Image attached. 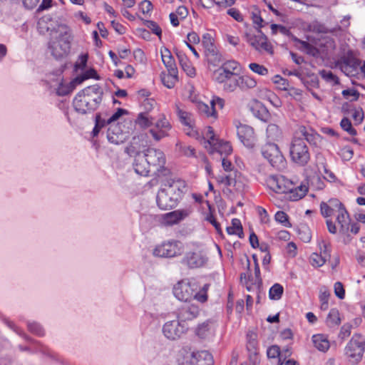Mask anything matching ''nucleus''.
<instances>
[{
    "label": "nucleus",
    "instance_id": "nucleus-1",
    "mask_svg": "<svg viewBox=\"0 0 365 365\" xmlns=\"http://www.w3.org/2000/svg\"><path fill=\"white\" fill-rule=\"evenodd\" d=\"M103 88L98 84L88 86L79 91L73 101L75 110L80 114H88L100 106L103 96Z\"/></svg>",
    "mask_w": 365,
    "mask_h": 365
},
{
    "label": "nucleus",
    "instance_id": "nucleus-2",
    "mask_svg": "<svg viewBox=\"0 0 365 365\" xmlns=\"http://www.w3.org/2000/svg\"><path fill=\"white\" fill-rule=\"evenodd\" d=\"M268 187L277 193H288L290 200L297 201L304 197L308 192V187L300 185L295 187L292 181L283 175H272L267 178Z\"/></svg>",
    "mask_w": 365,
    "mask_h": 365
},
{
    "label": "nucleus",
    "instance_id": "nucleus-3",
    "mask_svg": "<svg viewBox=\"0 0 365 365\" xmlns=\"http://www.w3.org/2000/svg\"><path fill=\"white\" fill-rule=\"evenodd\" d=\"M180 180L167 179L163 183L164 187L159 190L156 202L161 210H170L175 207L181 199L182 190Z\"/></svg>",
    "mask_w": 365,
    "mask_h": 365
},
{
    "label": "nucleus",
    "instance_id": "nucleus-4",
    "mask_svg": "<svg viewBox=\"0 0 365 365\" xmlns=\"http://www.w3.org/2000/svg\"><path fill=\"white\" fill-rule=\"evenodd\" d=\"M55 37H51L48 42V49L51 54L56 59L66 56L70 51L71 36L68 29L63 30L57 34Z\"/></svg>",
    "mask_w": 365,
    "mask_h": 365
},
{
    "label": "nucleus",
    "instance_id": "nucleus-5",
    "mask_svg": "<svg viewBox=\"0 0 365 365\" xmlns=\"http://www.w3.org/2000/svg\"><path fill=\"white\" fill-rule=\"evenodd\" d=\"M289 155L292 160L300 166H305L310 160L309 148L304 139L294 137L289 145Z\"/></svg>",
    "mask_w": 365,
    "mask_h": 365
},
{
    "label": "nucleus",
    "instance_id": "nucleus-6",
    "mask_svg": "<svg viewBox=\"0 0 365 365\" xmlns=\"http://www.w3.org/2000/svg\"><path fill=\"white\" fill-rule=\"evenodd\" d=\"M151 168L155 169L158 177L168 176L170 171L165 168V156L163 151L159 149L148 148L143 153Z\"/></svg>",
    "mask_w": 365,
    "mask_h": 365
},
{
    "label": "nucleus",
    "instance_id": "nucleus-7",
    "mask_svg": "<svg viewBox=\"0 0 365 365\" xmlns=\"http://www.w3.org/2000/svg\"><path fill=\"white\" fill-rule=\"evenodd\" d=\"M262 154L269 164L277 170L285 168L286 160L277 145L267 143L262 148Z\"/></svg>",
    "mask_w": 365,
    "mask_h": 365
},
{
    "label": "nucleus",
    "instance_id": "nucleus-8",
    "mask_svg": "<svg viewBox=\"0 0 365 365\" xmlns=\"http://www.w3.org/2000/svg\"><path fill=\"white\" fill-rule=\"evenodd\" d=\"M365 351V340L361 334H355L345 347V355L354 361L361 359Z\"/></svg>",
    "mask_w": 365,
    "mask_h": 365
},
{
    "label": "nucleus",
    "instance_id": "nucleus-9",
    "mask_svg": "<svg viewBox=\"0 0 365 365\" xmlns=\"http://www.w3.org/2000/svg\"><path fill=\"white\" fill-rule=\"evenodd\" d=\"M67 29L65 24L59 23L49 15L43 16L37 22V29L42 35L48 34L53 36V34L61 33Z\"/></svg>",
    "mask_w": 365,
    "mask_h": 365
},
{
    "label": "nucleus",
    "instance_id": "nucleus-10",
    "mask_svg": "<svg viewBox=\"0 0 365 365\" xmlns=\"http://www.w3.org/2000/svg\"><path fill=\"white\" fill-rule=\"evenodd\" d=\"M359 66L360 61L354 56L352 51H348L336 62V66L348 76H355Z\"/></svg>",
    "mask_w": 365,
    "mask_h": 365
},
{
    "label": "nucleus",
    "instance_id": "nucleus-11",
    "mask_svg": "<svg viewBox=\"0 0 365 365\" xmlns=\"http://www.w3.org/2000/svg\"><path fill=\"white\" fill-rule=\"evenodd\" d=\"M206 136L207 140L205 141V143L210 145V153L216 151L221 155L225 154L226 155H230L232 153V148L230 143L216 138L212 127L209 126L207 128Z\"/></svg>",
    "mask_w": 365,
    "mask_h": 365
},
{
    "label": "nucleus",
    "instance_id": "nucleus-12",
    "mask_svg": "<svg viewBox=\"0 0 365 365\" xmlns=\"http://www.w3.org/2000/svg\"><path fill=\"white\" fill-rule=\"evenodd\" d=\"M257 32V35L246 33L245 35L246 41L257 51H264L269 53H272V46L268 42L266 35L262 33L261 29H258Z\"/></svg>",
    "mask_w": 365,
    "mask_h": 365
},
{
    "label": "nucleus",
    "instance_id": "nucleus-13",
    "mask_svg": "<svg viewBox=\"0 0 365 365\" xmlns=\"http://www.w3.org/2000/svg\"><path fill=\"white\" fill-rule=\"evenodd\" d=\"M196 289L197 286L195 283L180 281L173 287V292L178 299L188 302L192 299Z\"/></svg>",
    "mask_w": 365,
    "mask_h": 365
},
{
    "label": "nucleus",
    "instance_id": "nucleus-14",
    "mask_svg": "<svg viewBox=\"0 0 365 365\" xmlns=\"http://www.w3.org/2000/svg\"><path fill=\"white\" fill-rule=\"evenodd\" d=\"M182 243L179 241H168L157 246L153 250L155 256L173 257L182 253Z\"/></svg>",
    "mask_w": 365,
    "mask_h": 365
},
{
    "label": "nucleus",
    "instance_id": "nucleus-15",
    "mask_svg": "<svg viewBox=\"0 0 365 365\" xmlns=\"http://www.w3.org/2000/svg\"><path fill=\"white\" fill-rule=\"evenodd\" d=\"M200 313L198 305L190 301L181 304L176 310L177 317L181 322H186L196 319Z\"/></svg>",
    "mask_w": 365,
    "mask_h": 365
},
{
    "label": "nucleus",
    "instance_id": "nucleus-16",
    "mask_svg": "<svg viewBox=\"0 0 365 365\" xmlns=\"http://www.w3.org/2000/svg\"><path fill=\"white\" fill-rule=\"evenodd\" d=\"M187 327L181 324V322L173 320L166 322L163 327V332L165 337L171 340L180 338L187 330Z\"/></svg>",
    "mask_w": 365,
    "mask_h": 365
},
{
    "label": "nucleus",
    "instance_id": "nucleus-17",
    "mask_svg": "<svg viewBox=\"0 0 365 365\" xmlns=\"http://www.w3.org/2000/svg\"><path fill=\"white\" fill-rule=\"evenodd\" d=\"M237 136L245 146L252 148L255 145L256 138L254 129L247 125L240 124L237 127Z\"/></svg>",
    "mask_w": 365,
    "mask_h": 365
},
{
    "label": "nucleus",
    "instance_id": "nucleus-18",
    "mask_svg": "<svg viewBox=\"0 0 365 365\" xmlns=\"http://www.w3.org/2000/svg\"><path fill=\"white\" fill-rule=\"evenodd\" d=\"M207 262V257L201 252H189L182 259L181 263L188 268L194 269L202 267Z\"/></svg>",
    "mask_w": 365,
    "mask_h": 365
},
{
    "label": "nucleus",
    "instance_id": "nucleus-19",
    "mask_svg": "<svg viewBox=\"0 0 365 365\" xmlns=\"http://www.w3.org/2000/svg\"><path fill=\"white\" fill-rule=\"evenodd\" d=\"M144 136L143 135L134 136L129 145L125 147V153L130 157H135L137 155H143L145 150V145L143 143Z\"/></svg>",
    "mask_w": 365,
    "mask_h": 365
},
{
    "label": "nucleus",
    "instance_id": "nucleus-20",
    "mask_svg": "<svg viewBox=\"0 0 365 365\" xmlns=\"http://www.w3.org/2000/svg\"><path fill=\"white\" fill-rule=\"evenodd\" d=\"M294 137L302 138L306 143L308 142L310 145H317L318 141L320 140V135L315 133L311 128H307L304 125H300L297 130L295 132Z\"/></svg>",
    "mask_w": 365,
    "mask_h": 365
},
{
    "label": "nucleus",
    "instance_id": "nucleus-21",
    "mask_svg": "<svg viewBox=\"0 0 365 365\" xmlns=\"http://www.w3.org/2000/svg\"><path fill=\"white\" fill-rule=\"evenodd\" d=\"M128 138L127 133L123 132L119 126H110L107 131L108 140L113 144L123 143Z\"/></svg>",
    "mask_w": 365,
    "mask_h": 365
},
{
    "label": "nucleus",
    "instance_id": "nucleus-22",
    "mask_svg": "<svg viewBox=\"0 0 365 365\" xmlns=\"http://www.w3.org/2000/svg\"><path fill=\"white\" fill-rule=\"evenodd\" d=\"M133 166L135 172L137 174L143 176H147L150 172L151 169V167L148 164V162L146 160V157H145L144 154L137 155L134 158Z\"/></svg>",
    "mask_w": 365,
    "mask_h": 365
},
{
    "label": "nucleus",
    "instance_id": "nucleus-23",
    "mask_svg": "<svg viewBox=\"0 0 365 365\" xmlns=\"http://www.w3.org/2000/svg\"><path fill=\"white\" fill-rule=\"evenodd\" d=\"M190 212L191 210L190 209L177 210L168 212L164 215L165 222L169 225L177 224L187 217Z\"/></svg>",
    "mask_w": 365,
    "mask_h": 365
},
{
    "label": "nucleus",
    "instance_id": "nucleus-24",
    "mask_svg": "<svg viewBox=\"0 0 365 365\" xmlns=\"http://www.w3.org/2000/svg\"><path fill=\"white\" fill-rule=\"evenodd\" d=\"M252 113L259 120L266 122L269 118L267 108L259 101H254L250 106Z\"/></svg>",
    "mask_w": 365,
    "mask_h": 365
},
{
    "label": "nucleus",
    "instance_id": "nucleus-25",
    "mask_svg": "<svg viewBox=\"0 0 365 365\" xmlns=\"http://www.w3.org/2000/svg\"><path fill=\"white\" fill-rule=\"evenodd\" d=\"M337 212L339 213L336 217V221L340 225L339 232L343 235H348L351 223L349 214L345 207L341 208V210H337Z\"/></svg>",
    "mask_w": 365,
    "mask_h": 365
},
{
    "label": "nucleus",
    "instance_id": "nucleus-26",
    "mask_svg": "<svg viewBox=\"0 0 365 365\" xmlns=\"http://www.w3.org/2000/svg\"><path fill=\"white\" fill-rule=\"evenodd\" d=\"M192 364L194 365H214L212 354L207 351L192 353Z\"/></svg>",
    "mask_w": 365,
    "mask_h": 365
},
{
    "label": "nucleus",
    "instance_id": "nucleus-27",
    "mask_svg": "<svg viewBox=\"0 0 365 365\" xmlns=\"http://www.w3.org/2000/svg\"><path fill=\"white\" fill-rule=\"evenodd\" d=\"M155 128L158 130L152 128L149 132L155 140L159 141L167 135L165 130L169 129L170 125L165 119H160L155 123Z\"/></svg>",
    "mask_w": 365,
    "mask_h": 365
},
{
    "label": "nucleus",
    "instance_id": "nucleus-28",
    "mask_svg": "<svg viewBox=\"0 0 365 365\" xmlns=\"http://www.w3.org/2000/svg\"><path fill=\"white\" fill-rule=\"evenodd\" d=\"M205 56L208 64L214 67L218 66L223 61L222 55L217 46L205 51Z\"/></svg>",
    "mask_w": 365,
    "mask_h": 365
},
{
    "label": "nucleus",
    "instance_id": "nucleus-29",
    "mask_svg": "<svg viewBox=\"0 0 365 365\" xmlns=\"http://www.w3.org/2000/svg\"><path fill=\"white\" fill-rule=\"evenodd\" d=\"M161 57L168 73L173 74L178 73V68L176 67L175 59L168 48H165L164 51H161Z\"/></svg>",
    "mask_w": 365,
    "mask_h": 365
},
{
    "label": "nucleus",
    "instance_id": "nucleus-30",
    "mask_svg": "<svg viewBox=\"0 0 365 365\" xmlns=\"http://www.w3.org/2000/svg\"><path fill=\"white\" fill-rule=\"evenodd\" d=\"M175 54L178 58L180 65L182 70L187 73V76L193 77L195 76V69L191 65L190 61L187 58L186 55L178 50H176Z\"/></svg>",
    "mask_w": 365,
    "mask_h": 365
},
{
    "label": "nucleus",
    "instance_id": "nucleus-31",
    "mask_svg": "<svg viewBox=\"0 0 365 365\" xmlns=\"http://www.w3.org/2000/svg\"><path fill=\"white\" fill-rule=\"evenodd\" d=\"M220 68L223 69L224 73H226L232 78L239 76L241 72L240 64L235 60L227 61L222 63Z\"/></svg>",
    "mask_w": 365,
    "mask_h": 365
},
{
    "label": "nucleus",
    "instance_id": "nucleus-32",
    "mask_svg": "<svg viewBox=\"0 0 365 365\" xmlns=\"http://www.w3.org/2000/svg\"><path fill=\"white\" fill-rule=\"evenodd\" d=\"M214 325V321L207 319L201 324H199L195 329V334L200 339L207 338L210 334V330Z\"/></svg>",
    "mask_w": 365,
    "mask_h": 365
},
{
    "label": "nucleus",
    "instance_id": "nucleus-33",
    "mask_svg": "<svg viewBox=\"0 0 365 365\" xmlns=\"http://www.w3.org/2000/svg\"><path fill=\"white\" fill-rule=\"evenodd\" d=\"M312 341L314 346L320 351H327L330 344L327 336L323 334H316L312 336Z\"/></svg>",
    "mask_w": 365,
    "mask_h": 365
},
{
    "label": "nucleus",
    "instance_id": "nucleus-34",
    "mask_svg": "<svg viewBox=\"0 0 365 365\" xmlns=\"http://www.w3.org/2000/svg\"><path fill=\"white\" fill-rule=\"evenodd\" d=\"M237 76V84H238V87L242 90L252 88L257 85L256 81L249 76Z\"/></svg>",
    "mask_w": 365,
    "mask_h": 365
},
{
    "label": "nucleus",
    "instance_id": "nucleus-35",
    "mask_svg": "<svg viewBox=\"0 0 365 365\" xmlns=\"http://www.w3.org/2000/svg\"><path fill=\"white\" fill-rule=\"evenodd\" d=\"M196 107L201 115H204L206 117H213L214 118H217V115L216 108L212 107L211 105L210 106L202 102H197Z\"/></svg>",
    "mask_w": 365,
    "mask_h": 365
},
{
    "label": "nucleus",
    "instance_id": "nucleus-36",
    "mask_svg": "<svg viewBox=\"0 0 365 365\" xmlns=\"http://www.w3.org/2000/svg\"><path fill=\"white\" fill-rule=\"evenodd\" d=\"M227 232L229 235H237L240 238H242L244 233L240 220L237 218L232 219V226L227 227Z\"/></svg>",
    "mask_w": 365,
    "mask_h": 365
},
{
    "label": "nucleus",
    "instance_id": "nucleus-37",
    "mask_svg": "<svg viewBox=\"0 0 365 365\" xmlns=\"http://www.w3.org/2000/svg\"><path fill=\"white\" fill-rule=\"evenodd\" d=\"M326 323L329 327H335L340 324L341 319L337 309H331L327 317Z\"/></svg>",
    "mask_w": 365,
    "mask_h": 365
},
{
    "label": "nucleus",
    "instance_id": "nucleus-38",
    "mask_svg": "<svg viewBox=\"0 0 365 365\" xmlns=\"http://www.w3.org/2000/svg\"><path fill=\"white\" fill-rule=\"evenodd\" d=\"M154 118L149 115L148 113H140L138 114V118L135 120V123L138 124L141 128H148L153 125Z\"/></svg>",
    "mask_w": 365,
    "mask_h": 365
},
{
    "label": "nucleus",
    "instance_id": "nucleus-39",
    "mask_svg": "<svg viewBox=\"0 0 365 365\" xmlns=\"http://www.w3.org/2000/svg\"><path fill=\"white\" fill-rule=\"evenodd\" d=\"M95 78V79H99V76L96 72V71L93 68H90L89 70L86 71L83 74L78 76L74 78V82L77 84L82 83L84 81L88 79V78Z\"/></svg>",
    "mask_w": 365,
    "mask_h": 365
},
{
    "label": "nucleus",
    "instance_id": "nucleus-40",
    "mask_svg": "<svg viewBox=\"0 0 365 365\" xmlns=\"http://www.w3.org/2000/svg\"><path fill=\"white\" fill-rule=\"evenodd\" d=\"M283 292V287L281 284L276 283L269 289V297L272 300H279L281 299Z\"/></svg>",
    "mask_w": 365,
    "mask_h": 365
},
{
    "label": "nucleus",
    "instance_id": "nucleus-41",
    "mask_svg": "<svg viewBox=\"0 0 365 365\" xmlns=\"http://www.w3.org/2000/svg\"><path fill=\"white\" fill-rule=\"evenodd\" d=\"M267 134L271 139L277 140L281 137L282 131L277 125L271 123L267 128Z\"/></svg>",
    "mask_w": 365,
    "mask_h": 365
},
{
    "label": "nucleus",
    "instance_id": "nucleus-42",
    "mask_svg": "<svg viewBox=\"0 0 365 365\" xmlns=\"http://www.w3.org/2000/svg\"><path fill=\"white\" fill-rule=\"evenodd\" d=\"M77 83L74 82V80L71 82L68 85H64L63 83H60L59 86L56 90V93L58 96H66L75 88V86Z\"/></svg>",
    "mask_w": 365,
    "mask_h": 365
},
{
    "label": "nucleus",
    "instance_id": "nucleus-43",
    "mask_svg": "<svg viewBox=\"0 0 365 365\" xmlns=\"http://www.w3.org/2000/svg\"><path fill=\"white\" fill-rule=\"evenodd\" d=\"M207 4H203L202 1H200L201 6L204 8H212L215 6L218 9L221 7H228L232 6L235 1H206Z\"/></svg>",
    "mask_w": 365,
    "mask_h": 365
},
{
    "label": "nucleus",
    "instance_id": "nucleus-44",
    "mask_svg": "<svg viewBox=\"0 0 365 365\" xmlns=\"http://www.w3.org/2000/svg\"><path fill=\"white\" fill-rule=\"evenodd\" d=\"M251 18L253 24L257 26V29H260L263 27V19L260 15V11L257 7H253L251 11Z\"/></svg>",
    "mask_w": 365,
    "mask_h": 365
},
{
    "label": "nucleus",
    "instance_id": "nucleus-45",
    "mask_svg": "<svg viewBox=\"0 0 365 365\" xmlns=\"http://www.w3.org/2000/svg\"><path fill=\"white\" fill-rule=\"evenodd\" d=\"M215 80L220 83H225L227 81H231L232 77L226 73H224L223 69L220 67L214 72Z\"/></svg>",
    "mask_w": 365,
    "mask_h": 365
},
{
    "label": "nucleus",
    "instance_id": "nucleus-46",
    "mask_svg": "<svg viewBox=\"0 0 365 365\" xmlns=\"http://www.w3.org/2000/svg\"><path fill=\"white\" fill-rule=\"evenodd\" d=\"M178 73H169L167 76L162 78V82L165 86L168 88H172L175 86V83L178 81Z\"/></svg>",
    "mask_w": 365,
    "mask_h": 365
},
{
    "label": "nucleus",
    "instance_id": "nucleus-47",
    "mask_svg": "<svg viewBox=\"0 0 365 365\" xmlns=\"http://www.w3.org/2000/svg\"><path fill=\"white\" fill-rule=\"evenodd\" d=\"M341 128L346 131L349 135L354 136L357 134L356 130L352 127L350 120L347 118H344L340 123Z\"/></svg>",
    "mask_w": 365,
    "mask_h": 365
},
{
    "label": "nucleus",
    "instance_id": "nucleus-48",
    "mask_svg": "<svg viewBox=\"0 0 365 365\" xmlns=\"http://www.w3.org/2000/svg\"><path fill=\"white\" fill-rule=\"evenodd\" d=\"M144 25L148 29H149L154 34L158 36L160 38H161L162 29L156 22L153 21L146 20L144 22Z\"/></svg>",
    "mask_w": 365,
    "mask_h": 365
},
{
    "label": "nucleus",
    "instance_id": "nucleus-49",
    "mask_svg": "<svg viewBox=\"0 0 365 365\" xmlns=\"http://www.w3.org/2000/svg\"><path fill=\"white\" fill-rule=\"evenodd\" d=\"M273 83L278 85V88L282 91H287L289 89V81L279 75H276L272 78Z\"/></svg>",
    "mask_w": 365,
    "mask_h": 365
},
{
    "label": "nucleus",
    "instance_id": "nucleus-50",
    "mask_svg": "<svg viewBox=\"0 0 365 365\" xmlns=\"http://www.w3.org/2000/svg\"><path fill=\"white\" fill-rule=\"evenodd\" d=\"M274 218L277 222H280L286 227H290L292 226V225L289 222V217L287 214L283 211L277 212Z\"/></svg>",
    "mask_w": 365,
    "mask_h": 365
},
{
    "label": "nucleus",
    "instance_id": "nucleus-51",
    "mask_svg": "<svg viewBox=\"0 0 365 365\" xmlns=\"http://www.w3.org/2000/svg\"><path fill=\"white\" fill-rule=\"evenodd\" d=\"M249 68L253 72L259 75L267 76L268 74V69L263 65H260L257 63H251L249 65Z\"/></svg>",
    "mask_w": 365,
    "mask_h": 365
},
{
    "label": "nucleus",
    "instance_id": "nucleus-52",
    "mask_svg": "<svg viewBox=\"0 0 365 365\" xmlns=\"http://www.w3.org/2000/svg\"><path fill=\"white\" fill-rule=\"evenodd\" d=\"M309 30L317 34H326L328 32V29L318 21L311 23L309 25Z\"/></svg>",
    "mask_w": 365,
    "mask_h": 365
},
{
    "label": "nucleus",
    "instance_id": "nucleus-53",
    "mask_svg": "<svg viewBox=\"0 0 365 365\" xmlns=\"http://www.w3.org/2000/svg\"><path fill=\"white\" fill-rule=\"evenodd\" d=\"M202 44L205 48V51L207 50L208 48L210 49L216 46L215 45L213 38L212 37L211 34L208 33L203 34Z\"/></svg>",
    "mask_w": 365,
    "mask_h": 365
},
{
    "label": "nucleus",
    "instance_id": "nucleus-54",
    "mask_svg": "<svg viewBox=\"0 0 365 365\" xmlns=\"http://www.w3.org/2000/svg\"><path fill=\"white\" fill-rule=\"evenodd\" d=\"M310 262L314 267H322L327 261L321 255L313 253L310 257Z\"/></svg>",
    "mask_w": 365,
    "mask_h": 365
},
{
    "label": "nucleus",
    "instance_id": "nucleus-55",
    "mask_svg": "<svg viewBox=\"0 0 365 365\" xmlns=\"http://www.w3.org/2000/svg\"><path fill=\"white\" fill-rule=\"evenodd\" d=\"M28 329L31 333H33L38 336H42L44 335V331H43V328L38 323H36V322L29 323Z\"/></svg>",
    "mask_w": 365,
    "mask_h": 365
},
{
    "label": "nucleus",
    "instance_id": "nucleus-56",
    "mask_svg": "<svg viewBox=\"0 0 365 365\" xmlns=\"http://www.w3.org/2000/svg\"><path fill=\"white\" fill-rule=\"evenodd\" d=\"M321 213L324 217H328L334 214V207L327 203L322 202L320 205Z\"/></svg>",
    "mask_w": 365,
    "mask_h": 365
},
{
    "label": "nucleus",
    "instance_id": "nucleus-57",
    "mask_svg": "<svg viewBox=\"0 0 365 365\" xmlns=\"http://www.w3.org/2000/svg\"><path fill=\"white\" fill-rule=\"evenodd\" d=\"M335 295L340 299L345 297V290L341 282H336L334 286Z\"/></svg>",
    "mask_w": 365,
    "mask_h": 365
},
{
    "label": "nucleus",
    "instance_id": "nucleus-58",
    "mask_svg": "<svg viewBox=\"0 0 365 365\" xmlns=\"http://www.w3.org/2000/svg\"><path fill=\"white\" fill-rule=\"evenodd\" d=\"M323 245H320V255L325 259L326 261H328L331 258V247L330 245L326 244L324 241L322 242Z\"/></svg>",
    "mask_w": 365,
    "mask_h": 365
},
{
    "label": "nucleus",
    "instance_id": "nucleus-59",
    "mask_svg": "<svg viewBox=\"0 0 365 365\" xmlns=\"http://www.w3.org/2000/svg\"><path fill=\"white\" fill-rule=\"evenodd\" d=\"M267 355L268 358L275 359L280 355V349L277 345H272L267 349Z\"/></svg>",
    "mask_w": 365,
    "mask_h": 365
},
{
    "label": "nucleus",
    "instance_id": "nucleus-60",
    "mask_svg": "<svg viewBox=\"0 0 365 365\" xmlns=\"http://www.w3.org/2000/svg\"><path fill=\"white\" fill-rule=\"evenodd\" d=\"M128 113V111L123 108H118L116 112L114 113L108 119L107 123L110 124L120 118L123 115Z\"/></svg>",
    "mask_w": 365,
    "mask_h": 365
},
{
    "label": "nucleus",
    "instance_id": "nucleus-61",
    "mask_svg": "<svg viewBox=\"0 0 365 365\" xmlns=\"http://www.w3.org/2000/svg\"><path fill=\"white\" fill-rule=\"evenodd\" d=\"M227 14L232 16L235 21L238 22H242L243 21V16L240 12L239 10H237L235 8H231L229 9L227 11Z\"/></svg>",
    "mask_w": 365,
    "mask_h": 365
},
{
    "label": "nucleus",
    "instance_id": "nucleus-62",
    "mask_svg": "<svg viewBox=\"0 0 365 365\" xmlns=\"http://www.w3.org/2000/svg\"><path fill=\"white\" fill-rule=\"evenodd\" d=\"M302 46L307 50V53L313 56H316L319 51L314 46L311 45L307 41H301Z\"/></svg>",
    "mask_w": 365,
    "mask_h": 365
},
{
    "label": "nucleus",
    "instance_id": "nucleus-63",
    "mask_svg": "<svg viewBox=\"0 0 365 365\" xmlns=\"http://www.w3.org/2000/svg\"><path fill=\"white\" fill-rule=\"evenodd\" d=\"M138 7H139V9L144 14H148L153 9L152 1H140V3L138 5Z\"/></svg>",
    "mask_w": 365,
    "mask_h": 365
},
{
    "label": "nucleus",
    "instance_id": "nucleus-64",
    "mask_svg": "<svg viewBox=\"0 0 365 365\" xmlns=\"http://www.w3.org/2000/svg\"><path fill=\"white\" fill-rule=\"evenodd\" d=\"M322 76L328 81H333L336 84L339 83V78L331 71H326L323 70L321 72Z\"/></svg>",
    "mask_w": 365,
    "mask_h": 365
}]
</instances>
